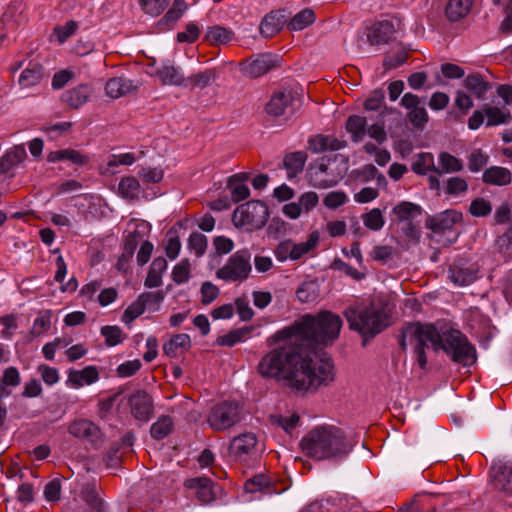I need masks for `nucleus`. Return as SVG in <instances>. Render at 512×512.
I'll list each match as a JSON object with an SVG mask.
<instances>
[{"label": "nucleus", "instance_id": "obj_37", "mask_svg": "<svg viewBox=\"0 0 512 512\" xmlns=\"http://www.w3.org/2000/svg\"><path fill=\"white\" fill-rule=\"evenodd\" d=\"M216 79V72L214 69H207L205 71L198 72L185 78L183 87L195 89H203L209 86Z\"/></svg>", "mask_w": 512, "mask_h": 512}, {"label": "nucleus", "instance_id": "obj_55", "mask_svg": "<svg viewBox=\"0 0 512 512\" xmlns=\"http://www.w3.org/2000/svg\"><path fill=\"white\" fill-rule=\"evenodd\" d=\"M489 156L482 152L481 149L473 150L468 156V169L471 172H479L487 165Z\"/></svg>", "mask_w": 512, "mask_h": 512}, {"label": "nucleus", "instance_id": "obj_9", "mask_svg": "<svg viewBox=\"0 0 512 512\" xmlns=\"http://www.w3.org/2000/svg\"><path fill=\"white\" fill-rule=\"evenodd\" d=\"M300 94L292 88L282 87L271 94L265 104V112L273 118H289L296 110V102H299Z\"/></svg>", "mask_w": 512, "mask_h": 512}, {"label": "nucleus", "instance_id": "obj_2", "mask_svg": "<svg viewBox=\"0 0 512 512\" xmlns=\"http://www.w3.org/2000/svg\"><path fill=\"white\" fill-rule=\"evenodd\" d=\"M343 321L331 311H320L316 315L306 314L292 326L276 333L278 339L294 338L305 353L319 362L317 348L335 342L340 334Z\"/></svg>", "mask_w": 512, "mask_h": 512}, {"label": "nucleus", "instance_id": "obj_6", "mask_svg": "<svg viewBox=\"0 0 512 512\" xmlns=\"http://www.w3.org/2000/svg\"><path fill=\"white\" fill-rule=\"evenodd\" d=\"M430 330V323L409 322L403 325L398 337V343L403 352L407 350V340L414 345L416 361L421 369H425L427 365L425 348L429 338L433 337Z\"/></svg>", "mask_w": 512, "mask_h": 512}, {"label": "nucleus", "instance_id": "obj_29", "mask_svg": "<svg viewBox=\"0 0 512 512\" xmlns=\"http://www.w3.org/2000/svg\"><path fill=\"white\" fill-rule=\"evenodd\" d=\"M167 268V261L164 257L155 258L148 270L144 285L147 288L159 287L162 284V274Z\"/></svg>", "mask_w": 512, "mask_h": 512}, {"label": "nucleus", "instance_id": "obj_44", "mask_svg": "<svg viewBox=\"0 0 512 512\" xmlns=\"http://www.w3.org/2000/svg\"><path fill=\"white\" fill-rule=\"evenodd\" d=\"M315 21V13L312 9L306 8L298 12L289 22L288 28L292 31H300Z\"/></svg>", "mask_w": 512, "mask_h": 512}, {"label": "nucleus", "instance_id": "obj_12", "mask_svg": "<svg viewBox=\"0 0 512 512\" xmlns=\"http://www.w3.org/2000/svg\"><path fill=\"white\" fill-rule=\"evenodd\" d=\"M132 416L140 422H148L153 416L154 405L151 396L144 390H137L128 398Z\"/></svg>", "mask_w": 512, "mask_h": 512}, {"label": "nucleus", "instance_id": "obj_28", "mask_svg": "<svg viewBox=\"0 0 512 512\" xmlns=\"http://www.w3.org/2000/svg\"><path fill=\"white\" fill-rule=\"evenodd\" d=\"M191 340L188 334H176L163 345L164 353L169 357H177L188 351Z\"/></svg>", "mask_w": 512, "mask_h": 512}, {"label": "nucleus", "instance_id": "obj_56", "mask_svg": "<svg viewBox=\"0 0 512 512\" xmlns=\"http://www.w3.org/2000/svg\"><path fill=\"white\" fill-rule=\"evenodd\" d=\"M492 211L491 203L481 197L475 198L469 207V212L474 217H486Z\"/></svg>", "mask_w": 512, "mask_h": 512}, {"label": "nucleus", "instance_id": "obj_3", "mask_svg": "<svg viewBox=\"0 0 512 512\" xmlns=\"http://www.w3.org/2000/svg\"><path fill=\"white\" fill-rule=\"evenodd\" d=\"M300 447L307 457L316 461L338 462L349 455L354 442L342 428L322 424L307 432Z\"/></svg>", "mask_w": 512, "mask_h": 512}, {"label": "nucleus", "instance_id": "obj_8", "mask_svg": "<svg viewBox=\"0 0 512 512\" xmlns=\"http://www.w3.org/2000/svg\"><path fill=\"white\" fill-rule=\"evenodd\" d=\"M251 253L248 249L238 250L232 254L226 264L217 270L216 277L226 282H242L252 270Z\"/></svg>", "mask_w": 512, "mask_h": 512}, {"label": "nucleus", "instance_id": "obj_27", "mask_svg": "<svg viewBox=\"0 0 512 512\" xmlns=\"http://www.w3.org/2000/svg\"><path fill=\"white\" fill-rule=\"evenodd\" d=\"M473 0H449L445 7V15L451 22L465 18L471 11Z\"/></svg>", "mask_w": 512, "mask_h": 512}, {"label": "nucleus", "instance_id": "obj_58", "mask_svg": "<svg viewBox=\"0 0 512 512\" xmlns=\"http://www.w3.org/2000/svg\"><path fill=\"white\" fill-rule=\"evenodd\" d=\"M330 268L333 270H338L344 272L347 276L353 278L354 280H362L365 277V274L359 272L357 269L353 268L348 263L344 262L340 258H335L330 265Z\"/></svg>", "mask_w": 512, "mask_h": 512}, {"label": "nucleus", "instance_id": "obj_60", "mask_svg": "<svg viewBox=\"0 0 512 512\" xmlns=\"http://www.w3.org/2000/svg\"><path fill=\"white\" fill-rule=\"evenodd\" d=\"M410 123L417 129H423L429 120L428 113L424 107H416L407 115Z\"/></svg>", "mask_w": 512, "mask_h": 512}, {"label": "nucleus", "instance_id": "obj_31", "mask_svg": "<svg viewBox=\"0 0 512 512\" xmlns=\"http://www.w3.org/2000/svg\"><path fill=\"white\" fill-rule=\"evenodd\" d=\"M464 86L472 92L478 99H483L485 93L492 89V84L484 79L479 73H472L464 80Z\"/></svg>", "mask_w": 512, "mask_h": 512}, {"label": "nucleus", "instance_id": "obj_5", "mask_svg": "<svg viewBox=\"0 0 512 512\" xmlns=\"http://www.w3.org/2000/svg\"><path fill=\"white\" fill-rule=\"evenodd\" d=\"M430 329L433 337L428 342L435 352L442 350L453 362L464 366L476 361V350L462 332L452 328L439 331L433 323H430Z\"/></svg>", "mask_w": 512, "mask_h": 512}, {"label": "nucleus", "instance_id": "obj_52", "mask_svg": "<svg viewBox=\"0 0 512 512\" xmlns=\"http://www.w3.org/2000/svg\"><path fill=\"white\" fill-rule=\"evenodd\" d=\"M51 310H44L39 312V316L35 319L31 333L34 336H39L47 332L51 327Z\"/></svg>", "mask_w": 512, "mask_h": 512}, {"label": "nucleus", "instance_id": "obj_17", "mask_svg": "<svg viewBox=\"0 0 512 512\" xmlns=\"http://www.w3.org/2000/svg\"><path fill=\"white\" fill-rule=\"evenodd\" d=\"M287 22L288 18L284 10L273 11L262 20L260 33L266 38H271L281 31Z\"/></svg>", "mask_w": 512, "mask_h": 512}, {"label": "nucleus", "instance_id": "obj_21", "mask_svg": "<svg viewBox=\"0 0 512 512\" xmlns=\"http://www.w3.org/2000/svg\"><path fill=\"white\" fill-rule=\"evenodd\" d=\"M449 279L456 285H470L477 279L478 270L474 267H466L461 263H453L449 267Z\"/></svg>", "mask_w": 512, "mask_h": 512}, {"label": "nucleus", "instance_id": "obj_45", "mask_svg": "<svg viewBox=\"0 0 512 512\" xmlns=\"http://www.w3.org/2000/svg\"><path fill=\"white\" fill-rule=\"evenodd\" d=\"M411 169L419 175H426L430 171L436 174L433 155L431 153H420L417 159L412 163Z\"/></svg>", "mask_w": 512, "mask_h": 512}, {"label": "nucleus", "instance_id": "obj_32", "mask_svg": "<svg viewBox=\"0 0 512 512\" xmlns=\"http://www.w3.org/2000/svg\"><path fill=\"white\" fill-rule=\"evenodd\" d=\"M27 157L22 145L14 146L0 159V173H6Z\"/></svg>", "mask_w": 512, "mask_h": 512}, {"label": "nucleus", "instance_id": "obj_16", "mask_svg": "<svg viewBox=\"0 0 512 512\" xmlns=\"http://www.w3.org/2000/svg\"><path fill=\"white\" fill-rule=\"evenodd\" d=\"M92 88L87 84H80L66 90L61 95L62 103L70 109H79L87 103L91 97Z\"/></svg>", "mask_w": 512, "mask_h": 512}, {"label": "nucleus", "instance_id": "obj_50", "mask_svg": "<svg viewBox=\"0 0 512 512\" xmlns=\"http://www.w3.org/2000/svg\"><path fill=\"white\" fill-rule=\"evenodd\" d=\"M363 223L364 225L373 231L380 230L384 224V218L382 215V212L378 208H374L370 210L369 212L362 215Z\"/></svg>", "mask_w": 512, "mask_h": 512}, {"label": "nucleus", "instance_id": "obj_34", "mask_svg": "<svg viewBox=\"0 0 512 512\" xmlns=\"http://www.w3.org/2000/svg\"><path fill=\"white\" fill-rule=\"evenodd\" d=\"M439 166H436V174L456 173L463 170L462 161L448 152H441L438 157Z\"/></svg>", "mask_w": 512, "mask_h": 512}, {"label": "nucleus", "instance_id": "obj_48", "mask_svg": "<svg viewBox=\"0 0 512 512\" xmlns=\"http://www.w3.org/2000/svg\"><path fill=\"white\" fill-rule=\"evenodd\" d=\"M101 335L105 338L107 346H116L123 342L125 335L119 326L106 325L101 328Z\"/></svg>", "mask_w": 512, "mask_h": 512}, {"label": "nucleus", "instance_id": "obj_53", "mask_svg": "<svg viewBox=\"0 0 512 512\" xmlns=\"http://www.w3.org/2000/svg\"><path fill=\"white\" fill-rule=\"evenodd\" d=\"M318 236L314 233L311 234L310 239L303 243H294L291 241V259H300L303 255L308 253L317 243Z\"/></svg>", "mask_w": 512, "mask_h": 512}, {"label": "nucleus", "instance_id": "obj_30", "mask_svg": "<svg viewBox=\"0 0 512 512\" xmlns=\"http://www.w3.org/2000/svg\"><path fill=\"white\" fill-rule=\"evenodd\" d=\"M392 213L396 216L398 222H407L421 216L422 208L412 202L402 201L392 209Z\"/></svg>", "mask_w": 512, "mask_h": 512}, {"label": "nucleus", "instance_id": "obj_23", "mask_svg": "<svg viewBox=\"0 0 512 512\" xmlns=\"http://www.w3.org/2000/svg\"><path fill=\"white\" fill-rule=\"evenodd\" d=\"M99 372L95 366H87L82 370L71 369L68 372V383L75 388L82 387L84 384L90 385L98 381Z\"/></svg>", "mask_w": 512, "mask_h": 512}, {"label": "nucleus", "instance_id": "obj_36", "mask_svg": "<svg viewBox=\"0 0 512 512\" xmlns=\"http://www.w3.org/2000/svg\"><path fill=\"white\" fill-rule=\"evenodd\" d=\"M495 249L505 262L512 259V220L506 231L496 238Z\"/></svg>", "mask_w": 512, "mask_h": 512}, {"label": "nucleus", "instance_id": "obj_54", "mask_svg": "<svg viewBox=\"0 0 512 512\" xmlns=\"http://www.w3.org/2000/svg\"><path fill=\"white\" fill-rule=\"evenodd\" d=\"M484 112L487 116V126L504 124L510 119V115L502 112L498 107L486 105Z\"/></svg>", "mask_w": 512, "mask_h": 512}, {"label": "nucleus", "instance_id": "obj_18", "mask_svg": "<svg viewBox=\"0 0 512 512\" xmlns=\"http://www.w3.org/2000/svg\"><path fill=\"white\" fill-rule=\"evenodd\" d=\"M395 32L396 29L391 21H379L373 24V26L370 28L368 41L371 45L387 44L392 40Z\"/></svg>", "mask_w": 512, "mask_h": 512}, {"label": "nucleus", "instance_id": "obj_10", "mask_svg": "<svg viewBox=\"0 0 512 512\" xmlns=\"http://www.w3.org/2000/svg\"><path fill=\"white\" fill-rule=\"evenodd\" d=\"M240 420L238 404L230 401H223L214 405L207 416V422L214 431L228 430Z\"/></svg>", "mask_w": 512, "mask_h": 512}, {"label": "nucleus", "instance_id": "obj_11", "mask_svg": "<svg viewBox=\"0 0 512 512\" xmlns=\"http://www.w3.org/2000/svg\"><path fill=\"white\" fill-rule=\"evenodd\" d=\"M258 440L254 433H243L234 437L229 445V456L234 461L247 462L257 453Z\"/></svg>", "mask_w": 512, "mask_h": 512}, {"label": "nucleus", "instance_id": "obj_7", "mask_svg": "<svg viewBox=\"0 0 512 512\" xmlns=\"http://www.w3.org/2000/svg\"><path fill=\"white\" fill-rule=\"evenodd\" d=\"M269 218L267 205L260 200L248 201L238 206L232 216L237 228L257 230L265 226Z\"/></svg>", "mask_w": 512, "mask_h": 512}, {"label": "nucleus", "instance_id": "obj_43", "mask_svg": "<svg viewBox=\"0 0 512 512\" xmlns=\"http://www.w3.org/2000/svg\"><path fill=\"white\" fill-rule=\"evenodd\" d=\"M83 500L90 507V512H105L103 500L94 485H86L81 492Z\"/></svg>", "mask_w": 512, "mask_h": 512}, {"label": "nucleus", "instance_id": "obj_41", "mask_svg": "<svg viewBox=\"0 0 512 512\" xmlns=\"http://www.w3.org/2000/svg\"><path fill=\"white\" fill-rule=\"evenodd\" d=\"M251 331L252 327L234 329L225 335L219 336L216 342L220 346L232 347L246 339L250 335Z\"/></svg>", "mask_w": 512, "mask_h": 512}, {"label": "nucleus", "instance_id": "obj_57", "mask_svg": "<svg viewBox=\"0 0 512 512\" xmlns=\"http://www.w3.org/2000/svg\"><path fill=\"white\" fill-rule=\"evenodd\" d=\"M297 299L302 303H310L317 299L318 294L315 284L304 282L296 291Z\"/></svg>", "mask_w": 512, "mask_h": 512}, {"label": "nucleus", "instance_id": "obj_51", "mask_svg": "<svg viewBox=\"0 0 512 512\" xmlns=\"http://www.w3.org/2000/svg\"><path fill=\"white\" fill-rule=\"evenodd\" d=\"M170 0H139V5L144 13L151 16H159L168 6Z\"/></svg>", "mask_w": 512, "mask_h": 512}, {"label": "nucleus", "instance_id": "obj_4", "mask_svg": "<svg viewBox=\"0 0 512 512\" xmlns=\"http://www.w3.org/2000/svg\"><path fill=\"white\" fill-rule=\"evenodd\" d=\"M344 316L349 328L361 335L363 346L392 324L389 304L380 298L361 308H347Z\"/></svg>", "mask_w": 512, "mask_h": 512}, {"label": "nucleus", "instance_id": "obj_64", "mask_svg": "<svg viewBox=\"0 0 512 512\" xmlns=\"http://www.w3.org/2000/svg\"><path fill=\"white\" fill-rule=\"evenodd\" d=\"M496 481L501 485V489L512 494V468L503 466L500 468Z\"/></svg>", "mask_w": 512, "mask_h": 512}, {"label": "nucleus", "instance_id": "obj_47", "mask_svg": "<svg viewBox=\"0 0 512 512\" xmlns=\"http://www.w3.org/2000/svg\"><path fill=\"white\" fill-rule=\"evenodd\" d=\"M408 57V52L403 47L398 49L396 52H387L384 55L383 67L385 70L396 69L404 64Z\"/></svg>", "mask_w": 512, "mask_h": 512}, {"label": "nucleus", "instance_id": "obj_42", "mask_svg": "<svg viewBox=\"0 0 512 512\" xmlns=\"http://www.w3.org/2000/svg\"><path fill=\"white\" fill-rule=\"evenodd\" d=\"M172 427V418L168 415H162L152 424L150 428L151 437L155 440H162L171 433Z\"/></svg>", "mask_w": 512, "mask_h": 512}, {"label": "nucleus", "instance_id": "obj_61", "mask_svg": "<svg viewBox=\"0 0 512 512\" xmlns=\"http://www.w3.org/2000/svg\"><path fill=\"white\" fill-rule=\"evenodd\" d=\"M145 309L146 307L138 297L136 301L126 308L122 315V321L126 324H130L133 320L142 315Z\"/></svg>", "mask_w": 512, "mask_h": 512}, {"label": "nucleus", "instance_id": "obj_15", "mask_svg": "<svg viewBox=\"0 0 512 512\" xmlns=\"http://www.w3.org/2000/svg\"><path fill=\"white\" fill-rule=\"evenodd\" d=\"M68 432L76 438H83L97 446L102 441V433L99 427L87 419L73 421Z\"/></svg>", "mask_w": 512, "mask_h": 512}, {"label": "nucleus", "instance_id": "obj_46", "mask_svg": "<svg viewBox=\"0 0 512 512\" xmlns=\"http://www.w3.org/2000/svg\"><path fill=\"white\" fill-rule=\"evenodd\" d=\"M244 488L248 493H255L258 491H265L266 493H272V489L270 487V480L264 474H258L250 479H248Z\"/></svg>", "mask_w": 512, "mask_h": 512}, {"label": "nucleus", "instance_id": "obj_40", "mask_svg": "<svg viewBox=\"0 0 512 512\" xmlns=\"http://www.w3.org/2000/svg\"><path fill=\"white\" fill-rule=\"evenodd\" d=\"M233 32L222 26L210 27L205 35V40L212 46L229 43L233 39Z\"/></svg>", "mask_w": 512, "mask_h": 512}, {"label": "nucleus", "instance_id": "obj_26", "mask_svg": "<svg viewBox=\"0 0 512 512\" xmlns=\"http://www.w3.org/2000/svg\"><path fill=\"white\" fill-rule=\"evenodd\" d=\"M482 181L488 185L505 186L511 183L512 174L507 168L492 166L483 172Z\"/></svg>", "mask_w": 512, "mask_h": 512}, {"label": "nucleus", "instance_id": "obj_20", "mask_svg": "<svg viewBox=\"0 0 512 512\" xmlns=\"http://www.w3.org/2000/svg\"><path fill=\"white\" fill-rule=\"evenodd\" d=\"M47 77L45 68L40 63H29L20 74L18 83L21 88H31Z\"/></svg>", "mask_w": 512, "mask_h": 512}, {"label": "nucleus", "instance_id": "obj_19", "mask_svg": "<svg viewBox=\"0 0 512 512\" xmlns=\"http://www.w3.org/2000/svg\"><path fill=\"white\" fill-rule=\"evenodd\" d=\"M343 161H344L343 170L341 172H339L336 176L327 177V178L322 177L321 174L328 175L329 167L327 164L321 163L319 165V172H315L310 175V183L314 187L320 188V189H325V188H329V187H333V186L337 185L339 180H341L344 177V175L346 174V171L348 169V167H347L348 160L343 158Z\"/></svg>", "mask_w": 512, "mask_h": 512}, {"label": "nucleus", "instance_id": "obj_13", "mask_svg": "<svg viewBox=\"0 0 512 512\" xmlns=\"http://www.w3.org/2000/svg\"><path fill=\"white\" fill-rule=\"evenodd\" d=\"M463 220L461 212L448 209L433 216H428L425 220L426 228L430 229L435 234L444 233L451 230L455 224Z\"/></svg>", "mask_w": 512, "mask_h": 512}, {"label": "nucleus", "instance_id": "obj_63", "mask_svg": "<svg viewBox=\"0 0 512 512\" xmlns=\"http://www.w3.org/2000/svg\"><path fill=\"white\" fill-rule=\"evenodd\" d=\"M78 28V24L74 20H70L63 26H56L54 28V34L60 43H64L70 36H72Z\"/></svg>", "mask_w": 512, "mask_h": 512}, {"label": "nucleus", "instance_id": "obj_25", "mask_svg": "<svg viewBox=\"0 0 512 512\" xmlns=\"http://www.w3.org/2000/svg\"><path fill=\"white\" fill-rule=\"evenodd\" d=\"M137 86L133 84V81L124 77H114L109 79L105 85L106 94L114 99L125 96L126 94L135 91Z\"/></svg>", "mask_w": 512, "mask_h": 512}, {"label": "nucleus", "instance_id": "obj_14", "mask_svg": "<svg viewBox=\"0 0 512 512\" xmlns=\"http://www.w3.org/2000/svg\"><path fill=\"white\" fill-rule=\"evenodd\" d=\"M275 67V61L269 54H260L240 63V71L249 78H258Z\"/></svg>", "mask_w": 512, "mask_h": 512}, {"label": "nucleus", "instance_id": "obj_1", "mask_svg": "<svg viewBox=\"0 0 512 512\" xmlns=\"http://www.w3.org/2000/svg\"><path fill=\"white\" fill-rule=\"evenodd\" d=\"M274 338L282 340L276 334ZM286 340L288 343L271 349L258 362L256 370L262 378L284 382L297 391L313 392L334 381V365L330 358H321L317 363L294 338Z\"/></svg>", "mask_w": 512, "mask_h": 512}, {"label": "nucleus", "instance_id": "obj_24", "mask_svg": "<svg viewBox=\"0 0 512 512\" xmlns=\"http://www.w3.org/2000/svg\"><path fill=\"white\" fill-rule=\"evenodd\" d=\"M62 160H67L75 165L83 166L89 163L90 157L72 148L51 151L47 155L48 162L53 163Z\"/></svg>", "mask_w": 512, "mask_h": 512}, {"label": "nucleus", "instance_id": "obj_38", "mask_svg": "<svg viewBox=\"0 0 512 512\" xmlns=\"http://www.w3.org/2000/svg\"><path fill=\"white\" fill-rule=\"evenodd\" d=\"M140 183L133 176L123 177L118 185L119 195L129 201L138 199Z\"/></svg>", "mask_w": 512, "mask_h": 512}, {"label": "nucleus", "instance_id": "obj_39", "mask_svg": "<svg viewBox=\"0 0 512 512\" xmlns=\"http://www.w3.org/2000/svg\"><path fill=\"white\" fill-rule=\"evenodd\" d=\"M367 120L365 117L352 115L346 121V130L351 134L352 141L359 142L366 134Z\"/></svg>", "mask_w": 512, "mask_h": 512}, {"label": "nucleus", "instance_id": "obj_22", "mask_svg": "<svg viewBox=\"0 0 512 512\" xmlns=\"http://www.w3.org/2000/svg\"><path fill=\"white\" fill-rule=\"evenodd\" d=\"M212 480L207 477H196L187 479L184 483L188 489H196V497L202 503H209L214 499Z\"/></svg>", "mask_w": 512, "mask_h": 512}, {"label": "nucleus", "instance_id": "obj_62", "mask_svg": "<svg viewBox=\"0 0 512 512\" xmlns=\"http://www.w3.org/2000/svg\"><path fill=\"white\" fill-rule=\"evenodd\" d=\"M468 190V183L464 178L451 177L446 182L445 193L448 195H458Z\"/></svg>", "mask_w": 512, "mask_h": 512}, {"label": "nucleus", "instance_id": "obj_49", "mask_svg": "<svg viewBox=\"0 0 512 512\" xmlns=\"http://www.w3.org/2000/svg\"><path fill=\"white\" fill-rule=\"evenodd\" d=\"M172 280L176 284H183L191 277V264L187 258L182 259L172 270Z\"/></svg>", "mask_w": 512, "mask_h": 512}, {"label": "nucleus", "instance_id": "obj_35", "mask_svg": "<svg viewBox=\"0 0 512 512\" xmlns=\"http://www.w3.org/2000/svg\"><path fill=\"white\" fill-rule=\"evenodd\" d=\"M307 157V154L303 151L292 152L284 157L283 165L288 172L289 178L295 177L302 172Z\"/></svg>", "mask_w": 512, "mask_h": 512}, {"label": "nucleus", "instance_id": "obj_59", "mask_svg": "<svg viewBox=\"0 0 512 512\" xmlns=\"http://www.w3.org/2000/svg\"><path fill=\"white\" fill-rule=\"evenodd\" d=\"M188 247L194 250L196 256H202L207 249V238L199 232H193L188 239Z\"/></svg>", "mask_w": 512, "mask_h": 512}, {"label": "nucleus", "instance_id": "obj_33", "mask_svg": "<svg viewBox=\"0 0 512 512\" xmlns=\"http://www.w3.org/2000/svg\"><path fill=\"white\" fill-rule=\"evenodd\" d=\"M155 75L160 79L163 85L183 86L185 77L180 70L173 65H166L159 68Z\"/></svg>", "mask_w": 512, "mask_h": 512}]
</instances>
